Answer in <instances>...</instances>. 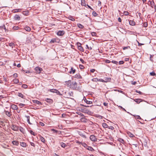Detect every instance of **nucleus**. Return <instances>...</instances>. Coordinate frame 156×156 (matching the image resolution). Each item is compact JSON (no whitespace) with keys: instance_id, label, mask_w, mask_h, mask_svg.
Masks as SVG:
<instances>
[{"instance_id":"f257e3e1","label":"nucleus","mask_w":156,"mask_h":156,"mask_svg":"<svg viewBox=\"0 0 156 156\" xmlns=\"http://www.w3.org/2000/svg\"><path fill=\"white\" fill-rule=\"evenodd\" d=\"M71 86V88L73 90H78L80 89L79 87H77V84L76 82H72Z\"/></svg>"},{"instance_id":"f03ea898","label":"nucleus","mask_w":156,"mask_h":156,"mask_svg":"<svg viewBox=\"0 0 156 156\" xmlns=\"http://www.w3.org/2000/svg\"><path fill=\"white\" fill-rule=\"evenodd\" d=\"M11 128L12 130L15 131H18L19 129V127L14 124L12 125Z\"/></svg>"},{"instance_id":"7ed1b4c3","label":"nucleus","mask_w":156,"mask_h":156,"mask_svg":"<svg viewBox=\"0 0 156 156\" xmlns=\"http://www.w3.org/2000/svg\"><path fill=\"white\" fill-rule=\"evenodd\" d=\"M65 34V31L64 30H59L57 32L56 34L58 36H62Z\"/></svg>"},{"instance_id":"20e7f679","label":"nucleus","mask_w":156,"mask_h":156,"mask_svg":"<svg viewBox=\"0 0 156 156\" xmlns=\"http://www.w3.org/2000/svg\"><path fill=\"white\" fill-rule=\"evenodd\" d=\"M81 110L82 112L88 114H89L91 113V112L89 110L85 108H82Z\"/></svg>"},{"instance_id":"39448f33","label":"nucleus","mask_w":156,"mask_h":156,"mask_svg":"<svg viewBox=\"0 0 156 156\" xmlns=\"http://www.w3.org/2000/svg\"><path fill=\"white\" fill-rule=\"evenodd\" d=\"M77 44L78 49L81 51H83L84 49L81 46V44L80 43H78Z\"/></svg>"},{"instance_id":"423d86ee","label":"nucleus","mask_w":156,"mask_h":156,"mask_svg":"<svg viewBox=\"0 0 156 156\" xmlns=\"http://www.w3.org/2000/svg\"><path fill=\"white\" fill-rule=\"evenodd\" d=\"M90 139L93 141L95 142L97 141V139L95 136L91 135L90 137Z\"/></svg>"},{"instance_id":"0eeeda50","label":"nucleus","mask_w":156,"mask_h":156,"mask_svg":"<svg viewBox=\"0 0 156 156\" xmlns=\"http://www.w3.org/2000/svg\"><path fill=\"white\" fill-rule=\"evenodd\" d=\"M35 69L37 73H41V72L42 70L41 68L39 67H37L35 68Z\"/></svg>"},{"instance_id":"6e6552de","label":"nucleus","mask_w":156,"mask_h":156,"mask_svg":"<svg viewBox=\"0 0 156 156\" xmlns=\"http://www.w3.org/2000/svg\"><path fill=\"white\" fill-rule=\"evenodd\" d=\"M111 80V78H108L106 80H105L102 79H98V81L102 82H106L107 81H110Z\"/></svg>"},{"instance_id":"1a4fd4ad","label":"nucleus","mask_w":156,"mask_h":156,"mask_svg":"<svg viewBox=\"0 0 156 156\" xmlns=\"http://www.w3.org/2000/svg\"><path fill=\"white\" fill-rule=\"evenodd\" d=\"M148 4L149 5H150L151 7H152V8L153 7V6L154 5V3L153 1L152 2V1H151L150 0H149L148 2Z\"/></svg>"},{"instance_id":"9d476101","label":"nucleus","mask_w":156,"mask_h":156,"mask_svg":"<svg viewBox=\"0 0 156 156\" xmlns=\"http://www.w3.org/2000/svg\"><path fill=\"white\" fill-rule=\"evenodd\" d=\"M134 101L137 104L140 103L142 101V99L140 98L135 99H134Z\"/></svg>"},{"instance_id":"9b49d317","label":"nucleus","mask_w":156,"mask_h":156,"mask_svg":"<svg viewBox=\"0 0 156 156\" xmlns=\"http://www.w3.org/2000/svg\"><path fill=\"white\" fill-rule=\"evenodd\" d=\"M45 101H47L48 103L50 104H51L53 103V100L49 98H46V99Z\"/></svg>"},{"instance_id":"f8f14e48","label":"nucleus","mask_w":156,"mask_h":156,"mask_svg":"<svg viewBox=\"0 0 156 156\" xmlns=\"http://www.w3.org/2000/svg\"><path fill=\"white\" fill-rule=\"evenodd\" d=\"M33 102L34 103L38 105H42L41 103L38 100H33Z\"/></svg>"},{"instance_id":"ddd939ff","label":"nucleus","mask_w":156,"mask_h":156,"mask_svg":"<svg viewBox=\"0 0 156 156\" xmlns=\"http://www.w3.org/2000/svg\"><path fill=\"white\" fill-rule=\"evenodd\" d=\"M129 22V24L131 25L134 26L135 25V22L133 20H130Z\"/></svg>"},{"instance_id":"4468645a","label":"nucleus","mask_w":156,"mask_h":156,"mask_svg":"<svg viewBox=\"0 0 156 156\" xmlns=\"http://www.w3.org/2000/svg\"><path fill=\"white\" fill-rule=\"evenodd\" d=\"M20 17L18 15H16L14 16V19L16 20H20Z\"/></svg>"},{"instance_id":"2eb2a0df","label":"nucleus","mask_w":156,"mask_h":156,"mask_svg":"<svg viewBox=\"0 0 156 156\" xmlns=\"http://www.w3.org/2000/svg\"><path fill=\"white\" fill-rule=\"evenodd\" d=\"M87 150L91 151H94V149L91 147L87 146V147L86 148Z\"/></svg>"},{"instance_id":"dca6fc26","label":"nucleus","mask_w":156,"mask_h":156,"mask_svg":"<svg viewBox=\"0 0 156 156\" xmlns=\"http://www.w3.org/2000/svg\"><path fill=\"white\" fill-rule=\"evenodd\" d=\"M74 78H77V79H80L81 78V76L80 75L79 73H77L74 76Z\"/></svg>"},{"instance_id":"f3484780","label":"nucleus","mask_w":156,"mask_h":156,"mask_svg":"<svg viewBox=\"0 0 156 156\" xmlns=\"http://www.w3.org/2000/svg\"><path fill=\"white\" fill-rule=\"evenodd\" d=\"M85 102L87 104H90L92 103V101H89L87 100L86 98H85V99H84Z\"/></svg>"},{"instance_id":"a211bd4d","label":"nucleus","mask_w":156,"mask_h":156,"mask_svg":"<svg viewBox=\"0 0 156 156\" xmlns=\"http://www.w3.org/2000/svg\"><path fill=\"white\" fill-rule=\"evenodd\" d=\"M40 139L42 142L45 143V140L42 136H40Z\"/></svg>"},{"instance_id":"6ab92c4d","label":"nucleus","mask_w":156,"mask_h":156,"mask_svg":"<svg viewBox=\"0 0 156 156\" xmlns=\"http://www.w3.org/2000/svg\"><path fill=\"white\" fill-rule=\"evenodd\" d=\"M79 134L81 136H82V137L86 138V136L84 134V133L81 132H80L79 133Z\"/></svg>"},{"instance_id":"aec40b11","label":"nucleus","mask_w":156,"mask_h":156,"mask_svg":"<svg viewBox=\"0 0 156 156\" xmlns=\"http://www.w3.org/2000/svg\"><path fill=\"white\" fill-rule=\"evenodd\" d=\"M18 95L19 97H20L23 98V99L25 98V96H24L22 93H18Z\"/></svg>"},{"instance_id":"412c9836","label":"nucleus","mask_w":156,"mask_h":156,"mask_svg":"<svg viewBox=\"0 0 156 156\" xmlns=\"http://www.w3.org/2000/svg\"><path fill=\"white\" fill-rule=\"evenodd\" d=\"M20 145L23 147H26L27 146L26 144L23 142H20Z\"/></svg>"},{"instance_id":"4be33fe9","label":"nucleus","mask_w":156,"mask_h":156,"mask_svg":"<svg viewBox=\"0 0 156 156\" xmlns=\"http://www.w3.org/2000/svg\"><path fill=\"white\" fill-rule=\"evenodd\" d=\"M12 143L13 145L16 146L18 145L19 144L18 141H12Z\"/></svg>"},{"instance_id":"5701e85b","label":"nucleus","mask_w":156,"mask_h":156,"mask_svg":"<svg viewBox=\"0 0 156 156\" xmlns=\"http://www.w3.org/2000/svg\"><path fill=\"white\" fill-rule=\"evenodd\" d=\"M102 126L104 128H108V126L105 123H103L102 124Z\"/></svg>"},{"instance_id":"b1692460","label":"nucleus","mask_w":156,"mask_h":156,"mask_svg":"<svg viewBox=\"0 0 156 156\" xmlns=\"http://www.w3.org/2000/svg\"><path fill=\"white\" fill-rule=\"evenodd\" d=\"M5 114L9 117H10L11 115L10 112L7 111H5Z\"/></svg>"},{"instance_id":"393cba45","label":"nucleus","mask_w":156,"mask_h":156,"mask_svg":"<svg viewBox=\"0 0 156 156\" xmlns=\"http://www.w3.org/2000/svg\"><path fill=\"white\" fill-rule=\"evenodd\" d=\"M24 29L26 30L27 31H30L31 30V28L29 27L28 26L25 27Z\"/></svg>"},{"instance_id":"a878e982","label":"nucleus","mask_w":156,"mask_h":156,"mask_svg":"<svg viewBox=\"0 0 156 156\" xmlns=\"http://www.w3.org/2000/svg\"><path fill=\"white\" fill-rule=\"evenodd\" d=\"M68 96L69 97H73V94L72 91H69L68 93Z\"/></svg>"},{"instance_id":"bb28decb","label":"nucleus","mask_w":156,"mask_h":156,"mask_svg":"<svg viewBox=\"0 0 156 156\" xmlns=\"http://www.w3.org/2000/svg\"><path fill=\"white\" fill-rule=\"evenodd\" d=\"M80 120L81 121V122H86L87 121V119L85 118H82L81 119H80Z\"/></svg>"},{"instance_id":"cd10ccee","label":"nucleus","mask_w":156,"mask_h":156,"mask_svg":"<svg viewBox=\"0 0 156 156\" xmlns=\"http://www.w3.org/2000/svg\"><path fill=\"white\" fill-rule=\"evenodd\" d=\"M66 83L67 85L68 86H71V81L70 80H69L68 81H66Z\"/></svg>"},{"instance_id":"c85d7f7f","label":"nucleus","mask_w":156,"mask_h":156,"mask_svg":"<svg viewBox=\"0 0 156 156\" xmlns=\"http://www.w3.org/2000/svg\"><path fill=\"white\" fill-rule=\"evenodd\" d=\"M60 144L61 147L63 148H65L66 146V144L63 142H61Z\"/></svg>"},{"instance_id":"c756f323","label":"nucleus","mask_w":156,"mask_h":156,"mask_svg":"<svg viewBox=\"0 0 156 156\" xmlns=\"http://www.w3.org/2000/svg\"><path fill=\"white\" fill-rule=\"evenodd\" d=\"M29 12L28 11H26L23 12V14L25 15H28Z\"/></svg>"},{"instance_id":"7c9ffc66","label":"nucleus","mask_w":156,"mask_h":156,"mask_svg":"<svg viewBox=\"0 0 156 156\" xmlns=\"http://www.w3.org/2000/svg\"><path fill=\"white\" fill-rule=\"evenodd\" d=\"M13 81L14 83L16 84L17 83L19 82L18 79L16 78L14 79Z\"/></svg>"},{"instance_id":"2f4dec72","label":"nucleus","mask_w":156,"mask_h":156,"mask_svg":"<svg viewBox=\"0 0 156 156\" xmlns=\"http://www.w3.org/2000/svg\"><path fill=\"white\" fill-rule=\"evenodd\" d=\"M78 27L80 28L83 29L84 28V26L80 24H77Z\"/></svg>"},{"instance_id":"473e14b6","label":"nucleus","mask_w":156,"mask_h":156,"mask_svg":"<svg viewBox=\"0 0 156 156\" xmlns=\"http://www.w3.org/2000/svg\"><path fill=\"white\" fill-rule=\"evenodd\" d=\"M81 4L82 5L86 6V4L85 0H81Z\"/></svg>"},{"instance_id":"72a5a7b5","label":"nucleus","mask_w":156,"mask_h":156,"mask_svg":"<svg viewBox=\"0 0 156 156\" xmlns=\"http://www.w3.org/2000/svg\"><path fill=\"white\" fill-rule=\"evenodd\" d=\"M12 108L14 110H16L18 109V107L15 105L12 106Z\"/></svg>"},{"instance_id":"f704fd0d","label":"nucleus","mask_w":156,"mask_h":156,"mask_svg":"<svg viewBox=\"0 0 156 156\" xmlns=\"http://www.w3.org/2000/svg\"><path fill=\"white\" fill-rule=\"evenodd\" d=\"M119 141L122 144H123L124 142V140L121 138H119L118 139Z\"/></svg>"},{"instance_id":"c9c22d12","label":"nucleus","mask_w":156,"mask_h":156,"mask_svg":"<svg viewBox=\"0 0 156 156\" xmlns=\"http://www.w3.org/2000/svg\"><path fill=\"white\" fill-rule=\"evenodd\" d=\"M56 42V39H55V38L52 39H51V41L50 42V43H54Z\"/></svg>"},{"instance_id":"e433bc0d","label":"nucleus","mask_w":156,"mask_h":156,"mask_svg":"<svg viewBox=\"0 0 156 156\" xmlns=\"http://www.w3.org/2000/svg\"><path fill=\"white\" fill-rule=\"evenodd\" d=\"M54 93H56L57 94L60 96L62 95V94L60 93V92L57 90H56V91H55V92Z\"/></svg>"},{"instance_id":"4c0bfd02","label":"nucleus","mask_w":156,"mask_h":156,"mask_svg":"<svg viewBox=\"0 0 156 156\" xmlns=\"http://www.w3.org/2000/svg\"><path fill=\"white\" fill-rule=\"evenodd\" d=\"M54 93H56L57 94L60 96L62 95V94L60 93V92L57 90H56V91H55V92Z\"/></svg>"},{"instance_id":"58836bf2","label":"nucleus","mask_w":156,"mask_h":156,"mask_svg":"<svg viewBox=\"0 0 156 156\" xmlns=\"http://www.w3.org/2000/svg\"><path fill=\"white\" fill-rule=\"evenodd\" d=\"M92 14L95 17L97 16L98 15V14L95 11L93 12Z\"/></svg>"},{"instance_id":"ea45409f","label":"nucleus","mask_w":156,"mask_h":156,"mask_svg":"<svg viewBox=\"0 0 156 156\" xmlns=\"http://www.w3.org/2000/svg\"><path fill=\"white\" fill-rule=\"evenodd\" d=\"M72 72L73 73H74L75 72V69H73V68L72 67L71 68V71L69 72V73H72Z\"/></svg>"},{"instance_id":"a19ab883","label":"nucleus","mask_w":156,"mask_h":156,"mask_svg":"<svg viewBox=\"0 0 156 156\" xmlns=\"http://www.w3.org/2000/svg\"><path fill=\"white\" fill-rule=\"evenodd\" d=\"M92 80L94 82H97L98 81V79L97 78H94L92 79Z\"/></svg>"},{"instance_id":"79ce46f5","label":"nucleus","mask_w":156,"mask_h":156,"mask_svg":"<svg viewBox=\"0 0 156 156\" xmlns=\"http://www.w3.org/2000/svg\"><path fill=\"white\" fill-rule=\"evenodd\" d=\"M82 145L86 148L88 146V145L85 143H82Z\"/></svg>"},{"instance_id":"37998d69","label":"nucleus","mask_w":156,"mask_h":156,"mask_svg":"<svg viewBox=\"0 0 156 156\" xmlns=\"http://www.w3.org/2000/svg\"><path fill=\"white\" fill-rule=\"evenodd\" d=\"M148 26V23L147 22H144L143 24V26L146 27H147Z\"/></svg>"},{"instance_id":"c03bdc74","label":"nucleus","mask_w":156,"mask_h":156,"mask_svg":"<svg viewBox=\"0 0 156 156\" xmlns=\"http://www.w3.org/2000/svg\"><path fill=\"white\" fill-rule=\"evenodd\" d=\"M9 45L10 46L12 47L13 48V46H15V44L13 43H11L9 44Z\"/></svg>"},{"instance_id":"a18cd8bd","label":"nucleus","mask_w":156,"mask_h":156,"mask_svg":"<svg viewBox=\"0 0 156 156\" xmlns=\"http://www.w3.org/2000/svg\"><path fill=\"white\" fill-rule=\"evenodd\" d=\"M14 12H20L21 11V9H14Z\"/></svg>"},{"instance_id":"49530a36","label":"nucleus","mask_w":156,"mask_h":156,"mask_svg":"<svg viewBox=\"0 0 156 156\" xmlns=\"http://www.w3.org/2000/svg\"><path fill=\"white\" fill-rule=\"evenodd\" d=\"M22 87H23L25 89H26L27 87V85L25 84H23L22 85Z\"/></svg>"},{"instance_id":"de8ad7c7","label":"nucleus","mask_w":156,"mask_h":156,"mask_svg":"<svg viewBox=\"0 0 156 156\" xmlns=\"http://www.w3.org/2000/svg\"><path fill=\"white\" fill-rule=\"evenodd\" d=\"M128 134L129 136L130 137H134V135L130 133H129Z\"/></svg>"},{"instance_id":"09e8293b","label":"nucleus","mask_w":156,"mask_h":156,"mask_svg":"<svg viewBox=\"0 0 156 156\" xmlns=\"http://www.w3.org/2000/svg\"><path fill=\"white\" fill-rule=\"evenodd\" d=\"M150 74L151 76H154L156 75L155 73L154 72H152L150 73Z\"/></svg>"},{"instance_id":"8fccbe9b","label":"nucleus","mask_w":156,"mask_h":156,"mask_svg":"<svg viewBox=\"0 0 156 156\" xmlns=\"http://www.w3.org/2000/svg\"><path fill=\"white\" fill-rule=\"evenodd\" d=\"M19 27L18 26H14L13 27V29L14 30H17L19 29Z\"/></svg>"},{"instance_id":"3c124183","label":"nucleus","mask_w":156,"mask_h":156,"mask_svg":"<svg viewBox=\"0 0 156 156\" xmlns=\"http://www.w3.org/2000/svg\"><path fill=\"white\" fill-rule=\"evenodd\" d=\"M56 89H50V91L51 92L54 93L55 92V91H56Z\"/></svg>"},{"instance_id":"603ef678","label":"nucleus","mask_w":156,"mask_h":156,"mask_svg":"<svg viewBox=\"0 0 156 156\" xmlns=\"http://www.w3.org/2000/svg\"><path fill=\"white\" fill-rule=\"evenodd\" d=\"M108 128L112 130H113L114 129V127L112 126H108Z\"/></svg>"},{"instance_id":"864d4df0","label":"nucleus","mask_w":156,"mask_h":156,"mask_svg":"<svg viewBox=\"0 0 156 156\" xmlns=\"http://www.w3.org/2000/svg\"><path fill=\"white\" fill-rule=\"evenodd\" d=\"M13 77L16 79L17 77V74L16 73H14L13 75Z\"/></svg>"},{"instance_id":"5fc2aeb1","label":"nucleus","mask_w":156,"mask_h":156,"mask_svg":"<svg viewBox=\"0 0 156 156\" xmlns=\"http://www.w3.org/2000/svg\"><path fill=\"white\" fill-rule=\"evenodd\" d=\"M91 35L93 36H96L97 34L95 32H92L91 33Z\"/></svg>"},{"instance_id":"6e6d98bb","label":"nucleus","mask_w":156,"mask_h":156,"mask_svg":"<svg viewBox=\"0 0 156 156\" xmlns=\"http://www.w3.org/2000/svg\"><path fill=\"white\" fill-rule=\"evenodd\" d=\"M124 14L125 16H128L129 15V12L127 11H124Z\"/></svg>"},{"instance_id":"4d7b16f0","label":"nucleus","mask_w":156,"mask_h":156,"mask_svg":"<svg viewBox=\"0 0 156 156\" xmlns=\"http://www.w3.org/2000/svg\"><path fill=\"white\" fill-rule=\"evenodd\" d=\"M79 67L81 69H83L84 68V66L82 65H80Z\"/></svg>"},{"instance_id":"13d9d810","label":"nucleus","mask_w":156,"mask_h":156,"mask_svg":"<svg viewBox=\"0 0 156 156\" xmlns=\"http://www.w3.org/2000/svg\"><path fill=\"white\" fill-rule=\"evenodd\" d=\"M30 134H31L33 135L34 136L35 135V133L32 130L30 131Z\"/></svg>"},{"instance_id":"bf43d9fd","label":"nucleus","mask_w":156,"mask_h":156,"mask_svg":"<svg viewBox=\"0 0 156 156\" xmlns=\"http://www.w3.org/2000/svg\"><path fill=\"white\" fill-rule=\"evenodd\" d=\"M134 116H135V115H134ZM136 118L137 119H141V117L139 115H136Z\"/></svg>"},{"instance_id":"052dcab7","label":"nucleus","mask_w":156,"mask_h":156,"mask_svg":"<svg viewBox=\"0 0 156 156\" xmlns=\"http://www.w3.org/2000/svg\"><path fill=\"white\" fill-rule=\"evenodd\" d=\"M112 63H113L115 64H117L118 63V62L116 61H114V60L112 61Z\"/></svg>"},{"instance_id":"680f3d73","label":"nucleus","mask_w":156,"mask_h":156,"mask_svg":"<svg viewBox=\"0 0 156 156\" xmlns=\"http://www.w3.org/2000/svg\"><path fill=\"white\" fill-rule=\"evenodd\" d=\"M25 105V104H23L20 103L19 105V106L20 107H23Z\"/></svg>"},{"instance_id":"e2e57ef3","label":"nucleus","mask_w":156,"mask_h":156,"mask_svg":"<svg viewBox=\"0 0 156 156\" xmlns=\"http://www.w3.org/2000/svg\"><path fill=\"white\" fill-rule=\"evenodd\" d=\"M80 60L83 64L85 63L84 61L82 58H80Z\"/></svg>"},{"instance_id":"0e129e2a","label":"nucleus","mask_w":156,"mask_h":156,"mask_svg":"<svg viewBox=\"0 0 156 156\" xmlns=\"http://www.w3.org/2000/svg\"><path fill=\"white\" fill-rule=\"evenodd\" d=\"M19 130L20 131H21L22 132L23 131V129L21 127H19Z\"/></svg>"},{"instance_id":"69168bd1","label":"nucleus","mask_w":156,"mask_h":156,"mask_svg":"<svg viewBox=\"0 0 156 156\" xmlns=\"http://www.w3.org/2000/svg\"><path fill=\"white\" fill-rule=\"evenodd\" d=\"M124 62L123 61H120L119 62V64L120 65H122L123 64Z\"/></svg>"},{"instance_id":"338daca9","label":"nucleus","mask_w":156,"mask_h":156,"mask_svg":"<svg viewBox=\"0 0 156 156\" xmlns=\"http://www.w3.org/2000/svg\"><path fill=\"white\" fill-rule=\"evenodd\" d=\"M4 38H3V37H0V41H4Z\"/></svg>"},{"instance_id":"774afa93","label":"nucleus","mask_w":156,"mask_h":156,"mask_svg":"<svg viewBox=\"0 0 156 156\" xmlns=\"http://www.w3.org/2000/svg\"><path fill=\"white\" fill-rule=\"evenodd\" d=\"M98 5L99 6H101V2L100 1H98Z\"/></svg>"}]
</instances>
